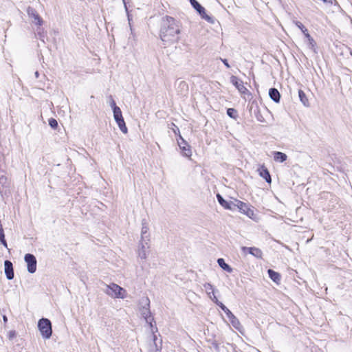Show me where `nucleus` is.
<instances>
[{
  "label": "nucleus",
  "instance_id": "obj_30",
  "mask_svg": "<svg viewBox=\"0 0 352 352\" xmlns=\"http://www.w3.org/2000/svg\"><path fill=\"white\" fill-rule=\"evenodd\" d=\"M236 111L234 109L230 108L227 110V114L230 117L234 118L236 116Z\"/></svg>",
  "mask_w": 352,
  "mask_h": 352
},
{
  "label": "nucleus",
  "instance_id": "obj_4",
  "mask_svg": "<svg viewBox=\"0 0 352 352\" xmlns=\"http://www.w3.org/2000/svg\"><path fill=\"white\" fill-rule=\"evenodd\" d=\"M38 327L43 338L49 339L52 333V324L47 318H41L38 320Z\"/></svg>",
  "mask_w": 352,
  "mask_h": 352
},
{
  "label": "nucleus",
  "instance_id": "obj_39",
  "mask_svg": "<svg viewBox=\"0 0 352 352\" xmlns=\"http://www.w3.org/2000/svg\"><path fill=\"white\" fill-rule=\"evenodd\" d=\"M221 61L223 63V64L226 65V67L227 68H230V65H229V63H228V60H227L226 59H222V58H221Z\"/></svg>",
  "mask_w": 352,
  "mask_h": 352
},
{
  "label": "nucleus",
  "instance_id": "obj_41",
  "mask_svg": "<svg viewBox=\"0 0 352 352\" xmlns=\"http://www.w3.org/2000/svg\"><path fill=\"white\" fill-rule=\"evenodd\" d=\"M175 126V129H173V131L175 134H177V133H179V129L177 126H176L175 124H173Z\"/></svg>",
  "mask_w": 352,
  "mask_h": 352
},
{
  "label": "nucleus",
  "instance_id": "obj_28",
  "mask_svg": "<svg viewBox=\"0 0 352 352\" xmlns=\"http://www.w3.org/2000/svg\"><path fill=\"white\" fill-rule=\"evenodd\" d=\"M204 288H205V289H206V292H207L208 296L210 295V291L212 292V293L214 292L213 286L210 283H205L204 285Z\"/></svg>",
  "mask_w": 352,
  "mask_h": 352
},
{
  "label": "nucleus",
  "instance_id": "obj_22",
  "mask_svg": "<svg viewBox=\"0 0 352 352\" xmlns=\"http://www.w3.org/2000/svg\"><path fill=\"white\" fill-rule=\"evenodd\" d=\"M250 250V254H252V256H254V257H256L257 258H262L263 252L259 248L253 247V248H252Z\"/></svg>",
  "mask_w": 352,
  "mask_h": 352
},
{
  "label": "nucleus",
  "instance_id": "obj_46",
  "mask_svg": "<svg viewBox=\"0 0 352 352\" xmlns=\"http://www.w3.org/2000/svg\"><path fill=\"white\" fill-rule=\"evenodd\" d=\"M34 76H35V77H36V78H38V76H39V73H38V72H37V71H36V72L34 73Z\"/></svg>",
  "mask_w": 352,
  "mask_h": 352
},
{
  "label": "nucleus",
  "instance_id": "obj_27",
  "mask_svg": "<svg viewBox=\"0 0 352 352\" xmlns=\"http://www.w3.org/2000/svg\"><path fill=\"white\" fill-rule=\"evenodd\" d=\"M191 6L198 12L202 9V6L196 0H190Z\"/></svg>",
  "mask_w": 352,
  "mask_h": 352
},
{
  "label": "nucleus",
  "instance_id": "obj_43",
  "mask_svg": "<svg viewBox=\"0 0 352 352\" xmlns=\"http://www.w3.org/2000/svg\"><path fill=\"white\" fill-rule=\"evenodd\" d=\"M301 31L304 34V35H305L306 33H309L308 30H307V29L306 28H304Z\"/></svg>",
  "mask_w": 352,
  "mask_h": 352
},
{
  "label": "nucleus",
  "instance_id": "obj_37",
  "mask_svg": "<svg viewBox=\"0 0 352 352\" xmlns=\"http://www.w3.org/2000/svg\"><path fill=\"white\" fill-rule=\"evenodd\" d=\"M110 106L112 107L113 110L114 109L115 107H118L116 106V102L113 98H111L110 100Z\"/></svg>",
  "mask_w": 352,
  "mask_h": 352
},
{
  "label": "nucleus",
  "instance_id": "obj_5",
  "mask_svg": "<svg viewBox=\"0 0 352 352\" xmlns=\"http://www.w3.org/2000/svg\"><path fill=\"white\" fill-rule=\"evenodd\" d=\"M27 13H28L29 18L31 19L32 22L34 25H36L37 26H41L43 25V20L39 16L38 13L34 8H33L32 7H28L27 8Z\"/></svg>",
  "mask_w": 352,
  "mask_h": 352
},
{
  "label": "nucleus",
  "instance_id": "obj_25",
  "mask_svg": "<svg viewBox=\"0 0 352 352\" xmlns=\"http://www.w3.org/2000/svg\"><path fill=\"white\" fill-rule=\"evenodd\" d=\"M203 19H206V21H211V17L209 16L206 13V10H205V8L204 7H202V9L200 10V11H198L197 12Z\"/></svg>",
  "mask_w": 352,
  "mask_h": 352
},
{
  "label": "nucleus",
  "instance_id": "obj_20",
  "mask_svg": "<svg viewBox=\"0 0 352 352\" xmlns=\"http://www.w3.org/2000/svg\"><path fill=\"white\" fill-rule=\"evenodd\" d=\"M298 96H299L300 100L304 104V106L309 107V100L307 98L305 94L304 93V91L300 89L298 91Z\"/></svg>",
  "mask_w": 352,
  "mask_h": 352
},
{
  "label": "nucleus",
  "instance_id": "obj_34",
  "mask_svg": "<svg viewBox=\"0 0 352 352\" xmlns=\"http://www.w3.org/2000/svg\"><path fill=\"white\" fill-rule=\"evenodd\" d=\"M315 45H316V43L312 37L311 38L308 39V45H309V48L314 49L315 47Z\"/></svg>",
  "mask_w": 352,
  "mask_h": 352
},
{
  "label": "nucleus",
  "instance_id": "obj_1",
  "mask_svg": "<svg viewBox=\"0 0 352 352\" xmlns=\"http://www.w3.org/2000/svg\"><path fill=\"white\" fill-rule=\"evenodd\" d=\"M180 29L177 21L170 16L162 19L160 29V38L164 45L176 43L179 41Z\"/></svg>",
  "mask_w": 352,
  "mask_h": 352
},
{
  "label": "nucleus",
  "instance_id": "obj_49",
  "mask_svg": "<svg viewBox=\"0 0 352 352\" xmlns=\"http://www.w3.org/2000/svg\"><path fill=\"white\" fill-rule=\"evenodd\" d=\"M38 34H39L40 36H41V34L39 32H38Z\"/></svg>",
  "mask_w": 352,
  "mask_h": 352
},
{
  "label": "nucleus",
  "instance_id": "obj_9",
  "mask_svg": "<svg viewBox=\"0 0 352 352\" xmlns=\"http://www.w3.org/2000/svg\"><path fill=\"white\" fill-rule=\"evenodd\" d=\"M153 333L152 344L150 346L148 352H160L162 349V340L157 342V336L154 334L153 329H151Z\"/></svg>",
  "mask_w": 352,
  "mask_h": 352
},
{
  "label": "nucleus",
  "instance_id": "obj_47",
  "mask_svg": "<svg viewBox=\"0 0 352 352\" xmlns=\"http://www.w3.org/2000/svg\"><path fill=\"white\" fill-rule=\"evenodd\" d=\"M3 320L4 322H6L8 321V318L6 316H3Z\"/></svg>",
  "mask_w": 352,
  "mask_h": 352
},
{
  "label": "nucleus",
  "instance_id": "obj_17",
  "mask_svg": "<svg viewBox=\"0 0 352 352\" xmlns=\"http://www.w3.org/2000/svg\"><path fill=\"white\" fill-rule=\"evenodd\" d=\"M267 273L274 282L278 283L280 281V275L278 272L270 269L267 270Z\"/></svg>",
  "mask_w": 352,
  "mask_h": 352
},
{
  "label": "nucleus",
  "instance_id": "obj_15",
  "mask_svg": "<svg viewBox=\"0 0 352 352\" xmlns=\"http://www.w3.org/2000/svg\"><path fill=\"white\" fill-rule=\"evenodd\" d=\"M269 96L270 98L275 102H278L280 101V95L279 91L276 88L270 89Z\"/></svg>",
  "mask_w": 352,
  "mask_h": 352
},
{
  "label": "nucleus",
  "instance_id": "obj_10",
  "mask_svg": "<svg viewBox=\"0 0 352 352\" xmlns=\"http://www.w3.org/2000/svg\"><path fill=\"white\" fill-rule=\"evenodd\" d=\"M148 248V243L145 244L144 241H140L138 254L141 259L145 260L147 258V250Z\"/></svg>",
  "mask_w": 352,
  "mask_h": 352
},
{
  "label": "nucleus",
  "instance_id": "obj_40",
  "mask_svg": "<svg viewBox=\"0 0 352 352\" xmlns=\"http://www.w3.org/2000/svg\"><path fill=\"white\" fill-rule=\"evenodd\" d=\"M15 331H11L9 332V338L10 339H12L13 337L15 336Z\"/></svg>",
  "mask_w": 352,
  "mask_h": 352
},
{
  "label": "nucleus",
  "instance_id": "obj_32",
  "mask_svg": "<svg viewBox=\"0 0 352 352\" xmlns=\"http://www.w3.org/2000/svg\"><path fill=\"white\" fill-rule=\"evenodd\" d=\"M243 214L252 218V216L254 215V210L248 207V209H246L245 211L243 212Z\"/></svg>",
  "mask_w": 352,
  "mask_h": 352
},
{
  "label": "nucleus",
  "instance_id": "obj_11",
  "mask_svg": "<svg viewBox=\"0 0 352 352\" xmlns=\"http://www.w3.org/2000/svg\"><path fill=\"white\" fill-rule=\"evenodd\" d=\"M4 270L6 278L8 280H12L14 278L13 265L11 261L6 260L4 261Z\"/></svg>",
  "mask_w": 352,
  "mask_h": 352
},
{
  "label": "nucleus",
  "instance_id": "obj_48",
  "mask_svg": "<svg viewBox=\"0 0 352 352\" xmlns=\"http://www.w3.org/2000/svg\"><path fill=\"white\" fill-rule=\"evenodd\" d=\"M122 1H123L124 4V7H125L126 10H127V7H126L125 1L124 0H122Z\"/></svg>",
  "mask_w": 352,
  "mask_h": 352
},
{
  "label": "nucleus",
  "instance_id": "obj_24",
  "mask_svg": "<svg viewBox=\"0 0 352 352\" xmlns=\"http://www.w3.org/2000/svg\"><path fill=\"white\" fill-rule=\"evenodd\" d=\"M120 131L124 133V134H126L128 131L127 130V128L126 126V124H125V122H124V120H119L118 122H116Z\"/></svg>",
  "mask_w": 352,
  "mask_h": 352
},
{
  "label": "nucleus",
  "instance_id": "obj_23",
  "mask_svg": "<svg viewBox=\"0 0 352 352\" xmlns=\"http://www.w3.org/2000/svg\"><path fill=\"white\" fill-rule=\"evenodd\" d=\"M113 112V117H114L116 122H118L121 120H124L122 115V111L119 107H115Z\"/></svg>",
  "mask_w": 352,
  "mask_h": 352
},
{
  "label": "nucleus",
  "instance_id": "obj_14",
  "mask_svg": "<svg viewBox=\"0 0 352 352\" xmlns=\"http://www.w3.org/2000/svg\"><path fill=\"white\" fill-rule=\"evenodd\" d=\"M258 171H259L260 176L261 177H263V179H265L266 182H267L268 184H271L272 179H271V176H270V174L268 170L264 166H262L258 169Z\"/></svg>",
  "mask_w": 352,
  "mask_h": 352
},
{
  "label": "nucleus",
  "instance_id": "obj_16",
  "mask_svg": "<svg viewBox=\"0 0 352 352\" xmlns=\"http://www.w3.org/2000/svg\"><path fill=\"white\" fill-rule=\"evenodd\" d=\"M273 155H274V160L276 162H283L287 158V156L286 154H285L282 152H280V151H275V152H274Z\"/></svg>",
  "mask_w": 352,
  "mask_h": 352
},
{
  "label": "nucleus",
  "instance_id": "obj_19",
  "mask_svg": "<svg viewBox=\"0 0 352 352\" xmlns=\"http://www.w3.org/2000/svg\"><path fill=\"white\" fill-rule=\"evenodd\" d=\"M217 263L219 264V265L224 270H226V272H229V273H231L232 272V268L229 265H228L227 263H226L225 261L223 258H219L217 260Z\"/></svg>",
  "mask_w": 352,
  "mask_h": 352
},
{
  "label": "nucleus",
  "instance_id": "obj_38",
  "mask_svg": "<svg viewBox=\"0 0 352 352\" xmlns=\"http://www.w3.org/2000/svg\"><path fill=\"white\" fill-rule=\"evenodd\" d=\"M5 234H4V230L3 231H1L0 232V243L1 242H3V241H5Z\"/></svg>",
  "mask_w": 352,
  "mask_h": 352
},
{
  "label": "nucleus",
  "instance_id": "obj_3",
  "mask_svg": "<svg viewBox=\"0 0 352 352\" xmlns=\"http://www.w3.org/2000/svg\"><path fill=\"white\" fill-rule=\"evenodd\" d=\"M105 288L103 292L108 296L116 298H124L126 297V290L116 283L104 285Z\"/></svg>",
  "mask_w": 352,
  "mask_h": 352
},
{
  "label": "nucleus",
  "instance_id": "obj_36",
  "mask_svg": "<svg viewBox=\"0 0 352 352\" xmlns=\"http://www.w3.org/2000/svg\"><path fill=\"white\" fill-rule=\"evenodd\" d=\"M252 248H253V247H251V248H248V247H242L241 248V250L242 252L245 254L247 253H249L250 254V250H251Z\"/></svg>",
  "mask_w": 352,
  "mask_h": 352
},
{
  "label": "nucleus",
  "instance_id": "obj_45",
  "mask_svg": "<svg viewBox=\"0 0 352 352\" xmlns=\"http://www.w3.org/2000/svg\"><path fill=\"white\" fill-rule=\"evenodd\" d=\"M305 36L307 38V40L311 38V35L309 33H306Z\"/></svg>",
  "mask_w": 352,
  "mask_h": 352
},
{
  "label": "nucleus",
  "instance_id": "obj_7",
  "mask_svg": "<svg viewBox=\"0 0 352 352\" xmlns=\"http://www.w3.org/2000/svg\"><path fill=\"white\" fill-rule=\"evenodd\" d=\"M179 140H177L178 145L182 151V155L184 157H190L192 155V151L190 146L186 142V140L179 135Z\"/></svg>",
  "mask_w": 352,
  "mask_h": 352
},
{
  "label": "nucleus",
  "instance_id": "obj_42",
  "mask_svg": "<svg viewBox=\"0 0 352 352\" xmlns=\"http://www.w3.org/2000/svg\"><path fill=\"white\" fill-rule=\"evenodd\" d=\"M301 31L304 34V35H305L306 33H309L308 30H307V29L306 28H304Z\"/></svg>",
  "mask_w": 352,
  "mask_h": 352
},
{
  "label": "nucleus",
  "instance_id": "obj_44",
  "mask_svg": "<svg viewBox=\"0 0 352 352\" xmlns=\"http://www.w3.org/2000/svg\"><path fill=\"white\" fill-rule=\"evenodd\" d=\"M1 243L6 248H8V244H7V242L6 241H3V242H1Z\"/></svg>",
  "mask_w": 352,
  "mask_h": 352
},
{
  "label": "nucleus",
  "instance_id": "obj_18",
  "mask_svg": "<svg viewBox=\"0 0 352 352\" xmlns=\"http://www.w3.org/2000/svg\"><path fill=\"white\" fill-rule=\"evenodd\" d=\"M248 208V206L246 204L237 199L234 200V210L239 208L243 213Z\"/></svg>",
  "mask_w": 352,
  "mask_h": 352
},
{
  "label": "nucleus",
  "instance_id": "obj_29",
  "mask_svg": "<svg viewBox=\"0 0 352 352\" xmlns=\"http://www.w3.org/2000/svg\"><path fill=\"white\" fill-rule=\"evenodd\" d=\"M49 125L54 129H56L58 126V122L54 118H50L49 120Z\"/></svg>",
  "mask_w": 352,
  "mask_h": 352
},
{
  "label": "nucleus",
  "instance_id": "obj_26",
  "mask_svg": "<svg viewBox=\"0 0 352 352\" xmlns=\"http://www.w3.org/2000/svg\"><path fill=\"white\" fill-rule=\"evenodd\" d=\"M219 307L225 312L228 318H230L233 314L222 302L219 304Z\"/></svg>",
  "mask_w": 352,
  "mask_h": 352
},
{
  "label": "nucleus",
  "instance_id": "obj_12",
  "mask_svg": "<svg viewBox=\"0 0 352 352\" xmlns=\"http://www.w3.org/2000/svg\"><path fill=\"white\" fill-rule=\"evenodd\" d=\"M217 198L219 203L226 209L234 210V201H228L225 200L219 194L217 195Z\"/></svg>",
  "mask_w": 352,
  "mask_h": 352
},
{
  "label": "nucleus",
  "instance_id": "obj_31",
  "mask_svg": "<svg viewBox=\"0 0 352 352\" xmlns=\"http://www.w3.org/2000/svg\"><path fill=\"white\" fill-rule=\"evenodd\" d=\"M179 87L182 89V90H184V91H188V85L186 82L184 81H181L179 83Z\"/></svg>",
  "mask_w": 352,
  "mask_h": 352
},
{
  "label": "nucleus",
  "instance_id": "obj_13",
  "mask_svg": "<svg viewBox=\"0 0 352 352\" xmlns=\"http://www.w3.org/2000/svg\"><path fill=\"white\" fill-rule=\"evenodd\" d=\"M148 227L146 223H142V228L141 230V240L144 241L145 244H147L149 241L150 234L148 232Z\"/></svg>",
  "mask_w": 352,
  "mask_h": 352
},
{
  "label": "nucleus",
  "instance_id": "obj_35",
  "mask_svg": "<svg viewBox=\"0 0 352 352\" xmlns=\"http://www.w3.org/2000/svg\"><path fill=\"white\" fill-rule=\"evenodd\" d=\"M294 23L295 25L300 30H302L304 28H305L302 23L298 21H294Z\"/></svg>",
  "mask_w": 352,
  "mask_h": 352
},
{
  "label": "nucleus",
  "instance_id": "obj_21",
  "mask_svg": "<svg viewBox=\"0 0 352 352\" xmlns=\"http://www.w3.org/2000/svg\"><path fill=\"white\" fill-rule=\"evenodd\" d=\"M230 320L232 325L236 329L239 330L241 327V323L238 318L233 314L230 318H228Z\"/></svg>",
  "mask_w": 352,
  "mask_h": 352
},
{
  "label": "nucleus",
  "instance_id": "obj_33",
  "mask_svg": "<svg viewBox=\"0 0 352 352\" xmlns=\"http://www.w3.org/2000/svg\"><path fill=\"white\" fill-rule=\"evenodd\" d=\"M210 298L219 306V304L221 303V302L219 301L217 296L214 295V292L212 295H209Z\"/></svg>",
  "mask_w": 352,
  "mask_h": 352
},
{
  "label": "nucleus",
  "instance_id": "obj_2",
  "mask_svg": "<svg viewBox=\"0 0 352 352\" xmlns=\"http://www.w3.org/2000/svg\"><path fill=\"white\" fill-rule=\"evenodd\" d=\"M139 311L142 318L145 320L146 322L148 323L151 329H153V322L154 321V318L151 316L150 311V300L148 297H145L140 300Z\"/></svg>",
  "mask_w": 352,
  "mask_h": 352
},
{
  "label": "nucleus",
  "instance_id": "obj_6",
  "mask_svg": "<svg viewBox=\"0 0 352 352\" xmlns=\"http://www.w3.org/2000/svg\"><path fill=\"white\" fill-rule=\"evenodd\" d=\"M24 260L27 263L28 271L33 274L36 270V257L32 254H26Z\"/></svg>",
  "mask_w": 352,
  "mask_h": 352
},
{
  "label": "nucleus",
  "instance_id": "obj_8",
  "mask_svg": "<svg viewBox=\"0 0 352 352\" xmlns=\"http://www.w3.org/2000/svg\"><path fill=\"white\" fill-rule=\"evenodd\" d=\"M230 82L233 85L238 89L241 94H248L249 91L248 89L244 86L243 82L239 79L236 76H232L230 77Z\"/></svg>",
  "mask_w": 352,
  "mask_h": 352
}]
</instances>
